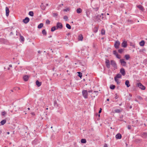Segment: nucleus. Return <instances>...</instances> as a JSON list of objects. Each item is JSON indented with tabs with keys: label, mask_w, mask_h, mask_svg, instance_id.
Wrapping results in <instances>:
<instances>
[{
	"label": "nucleus",
	"mask_w": 147,
	"mask_h": 147,
	"mask_svg": "<svg viewBox=\"0 0 147 147\" xmlns=\"http://www.w3.org/2000/svg\"><path fill=\"white\" fill-rule=\"evenodd\" d=\"M41 52H42V51H38V53L40 54V53H41Z\"/></svg>",
	"instance_id": "680f3d73"
},
{
	"label": "nucleus",
	"mask_w": 147,
	"mask_h": 147,
	"mask_svg": "<svg viewBox=\"0 0 147 147\" xmlns=\"http://www.w3.org/2000/svg\"><path fill=\"white\" fill-rule=\"evenodd\" d=\"M123 50H124V49H120L118 50V52L120 53H122L123 51Z\"/></svg>",
	"instance_id": "79ce46f5"
},
{
	"label": "nucleus",
	"mask_w": 147,
	"mask_h": 147,
	"mask_svg": "<svg viewBox=\"0 0 147 147\" xmlns=\"http://www.w3.org/2000/svg\"><path fill=\"white\" fill-rule=\"evenodd\" d=\"M115 86L113 85H111L110 86V88L111 89L114 90L115 88Z\"/></svg>",
	"instance_id": "473e14b6"
},
{
	"label": "nucleus",
	"mask_w": 147,
	"mask_h": 147,
	"mask_svg": "<svg viewBox=\"0 0 147 147\" xmlns=\"http://www.w3.org/2000/svg\"><path fill=\"white\" fill-rule=\"evenodd\" d=\"M43 23H41L39 24L38 26V28L39 29H40L43 26Z\"/></svg>",
	"instance_id": "72a5a7b5"
},
{
	"label": "nucleus",
	"mask_w": 147,
	"mask_h": 147,
	"mask_svg": "<svg viewBox=\"0 0 147 147\" xmlns=\"http://www.w3.org/2000/svg\"><path fill=\"white\" fill-rule=\"evenodd\" d=\"M30 21V19L28 17H26L23 20V22L25 24L28 23Z\"/></svg>",
	"instance_id": "1a4fd4ad"
},
{
	"label": "nucleus",
	"mask_w": 147,
	"mask_h": 147,
	"mask_svg": "<svg viewBox=\"0 0 147 147\" xmlns=\"http://www.w3.org/2000/svg\"><path fill=\"white\" fill-rule=\"evenodd\" d=\"M50 21L48 19H47L46 21V23L47 24H50Z\"/></svg>",
	"instance_id": "a18cd8bd"
},
{
	"label": "nucleus",
	"mask_w": 147,
	"mask_h": 147,
	"mask_svg": "<svg viewBox=\"0 0 147 147\" xmlns=\"http://www.w3.org/2000/svg\"><path fill=\"white\" fill-rule=\"evenodd\" d=\"M98 115V116L99 117H100V114H99H99H98L97 113H96V115Z\"/></svg>",
	"instance_id": "0e129e2a"
},
{
	"label": "nucleus",
	"mask_w": 147,
	"mask_h": 147,
	"mask_svg": "<svg viewBox=\"0 0 147 147\" xmlns=\"http://www.w3.org/2000/svg\"><path fill=\"white\" fill-rule=\"evenodd\" d=\"M121 75L119 74H117L116 76L114 77L115 78H121Z\"/></svg>",
	"instance_id": "a878e982"
},
{
	"label": "nucleus",
	"mask_w": 147,
	"mask_h": 147,
	"mask_svg": "<svg viewBox=\"0 0 147 147\" xmlns=\"http://www.w3.org/2000/svg\"><path fill=\"white\" fill-rule=\"evenodd\" d=\"M98 27V26H95L94 27L93 29V31L94 33H96L97 32Z\"/></svg>",
	"instance_id": "dca6fc26"
},
{
	"label": "nucleus",
	"mask_w": 147,
	"mask_h": 147,
	"mask_svg": "<svg viewBox=\"0 0 147 147\" xmlns=\"http://www.w3.org/2000/svg\"><path fill=\"white\" fill-rule=\"evenodd\" d=\"M63 19L64 20H67L68 19V17H67V16H64L63 17Z\"/></svg>",
	"instance_id": "603ef678"
},
{
	"label": "nucleus",
	"mask_w": 147,
	"mask_h": 147,
	"mask_svg": "<svg viewBox=\"0 0 147 147\" xmlns=\"http://www.w3.org/2000/svg\"><path fill=\"white\" fill-rule=\"evenodd\" d=\"M6 114V112L5 111H4L2 112L1 115L2 116H4Z\"/></svg>",
	"instance_id": "8fccbe9b"
},
{
	"label": "nucleus",
	"mask_w": 147,
	"mask_h": 147,
	"mask_svg": "<svg viewBox=\"0 0 147 147\" xmlns=\"http://www.w3.org/2000/svg\"><path fill=\"white\" fill-rule=\"evenodd\" d=\"M121 46L124 48H126L127 46V42L124 41L121 43Z\"/></svg>",
	"instance_id": "9d476101"
},
{
	"label": "nucleus",
	"mask_w": 147,
	"mask_h": 147,
	"mask_svg": "<svg viewBox=\"0 0 147 147\" xmlns=\"http://www.w3.org/2000/svg\"><path fill=\"white\" fill-rule=\"evenodd\" d=\"M96 4H95V5H93V4L92 5H93V7H96Z\"/></svg>",
	"instance_id": "69168bd1"
},
{
	"label": "nucleus",
	"mask_w": 147,
	"mask_h": 147,
	"mask_svg": "<svg viewBox=\"0 0 147 147\" xmlns=\"http://www.w3.org/2000/svg\"><path fill=\"white\" fill-rule=\"evenodd\" d=\"M58 14L57 13H53V16L54 17H56L58 16Z\"/></svg>",
	"instance_id": "ea45409f"
},
{
	"label": "nucleus",
	"mask_w": 147,
	"mask_h": 147,
	"mask_svg": "<svg viewBox=\"0 0 147 147\" xmlns=\"http://www.w3.org/2000/svg\"><path fill=\"white\" fill-rule=\"evenodd\" d=\"M144 63H146L147 62V59H145L144 61Z\"/></svg>",
	"instance_id": "13d9d810"
},
{
	"label": "nucleus",
	"mask_w": 147,
	"mask_h": 147,
	"mask_svg": "<svg viewBox=\"0 0 147 147\" xmlns=\"http://www.w3.org/2000/svg\"><path fill=\"white\" fill-rule=\"evenodd\" d=\"M76 11L77 13H80L82 12V9L80 8H78L76 9Z\"/></svg>",
	"instance_id": "393cba45"
},
{
	"label": "nucleus",
	"mask_w": 147,
	"mask_h": 147,
	"mask_svg": "<svg viewBox=\"0 0 147 147\" xmlns=\"http://www.w3.org/2000/svg\"><path fill=\"white\" fill-rule=\"evenodd\" d=\"M137 86L140 89L142 90H144L146 89V87L145 86L143 85L141 83H138L137 84Z\"/></svg>",
	"instance_id": "7ed1b4c3"
},
{
	"label": "nucleus",
	"mask_w": 147,
	"mask_h": 147,
	"mask_svg": "<svg viewBox=\"0 0 147 147\" xmlns=\"http://www.w3.org/2000/svg\"><path fill=\"white\" fill-rule=\"evenodd\" d=\"M115 56L118 59H120L121 58L120 56L118 54H116Z\"/></svg>",
	"instance_id": "de8ad7c7"
},
{
	"label": "nucleus",
	"mask_w": 147,
	"mask_h": 147,
	"mask_svg": "<svg viewBox=\"0 0 147 147\" xmlns=\"http://www.w3.org/2000/svg\"><path fill=\"white\" fill-rule=\"evenodd\" d=\"M137 7L141 10L143 11L144 10V7L141 5H137Z\"/></svg>",
	"instance_id": "f3484780"
},
{
	"label": "nucleus",
	"mask_w": 147,
	"mask_h": 147,
	"mask_svg": "<svg viewBox=\"0 0 147 147\" xmlns=\"http://www.w3.org/2000/svg\"><path fill=\"white\" fill-rule=\"evenodd\" d=\"M94 92L95 93H96V96H97L98 94L97 93L98 92L97 91H94Z\"/></svg>",
	"instance_id": "4d7b16f0"
},
{
	"label": "nucleus",
	"mask_w": 147,
	"mask_h": 147,
	"mask_svg": "<svg viewBox=\"0 0 147 147\" xmlns=\"http://www.w3.org/2000/svg\"><path fill=\"white\" fill-rule=\"evenodd\" d=\"M114 80L116 82L117 84L118 85L120 84V82L119 81V80L117 78H114Z\"/></svg>",
	"instance_id": "cd10ccee"
},
{
	"label": "nucleus",
	"mask_w": 147,
	"mask_h": 147,
	"mask_svg": "<svg viewBox=\"0 0 147 147\" xmlns=\"http://www.w3.org/2000/svg\"><path fill=\"white\" fill-rule=\"evenodd\" d=\"M119 97V96L118 95H117V94H115V98L116 99H117Z\"/></svg>",
	"instance_id": "5fc2aeb1"
},
{
	"label": "nucleus",
	"mask_w": 147,
	"mask_h": 147,
	"mask_svg": "<svg viewBox=\"0 0 147 147\" xmlns=\"http://www.w3.org/2000/svg\"><path fill=\"white\" fill-rule=\"evenodd\" d=\"M69 10V8H67L66 9H64L63 10V11H65L67 12Z\"/></svg>",
	"instance_id": "09e8293b"
},
{
	"label": "nucleus",
	"mask_w": 147,
	"mask_h": 147,
	"mask_svg": "<svg viewBox=\"0 0 147 147\" xmlns=\"http://www.w3.org/2000/svg\"><path fill=\"white\" fill-rule=\"evenodd\" d=\"M125 57L126 60H128L130 58V57L129 55L127 54L125 55Z\"/></svg>",
	"instance_id": "7c9ffc66"
},
{
	"label": "nucleus",
	"mask_w": 147,
	"mask_h": 147,
	"mask_svg": "<svg viewBox=\"0 0 147 147\" xmlns=\"http://www.w3.org/2000/svg\"><path fill=\"white\" fill-rule=\"evenodd\" d=\"M56 26H54L52 27L51 29V31L52 32H54L55 30H57Z\"/></svg>",
	"instance_id": "b1692460"
},
{
	"label": "nucleus",
	"mask_w": 147,
	"mask_h": 147,
	"mask_svg": "<svg viewBox=\"0 0 147 147\" xmlns=\"http://www.w3.org/2000/svg\"><path fill=\"white\" fill-rule=\"evenodd\" d=\"M117 53L116 50H114L113 51V54L115 55L116 54H117Z\"/></svg>",
	"instance_id": "3c124183"
},
{
	"label": "nucleus",
	"mask_w": 147,
	"mask_h": 147,
	"mask_svg": "<svg viewBox=\"0 0 147 147\" xmlns=\"http://www.w3.org/2000/svg\"><path fill=\"white\" fill-rule=\"evenodd\" d=\"M56 27L57 29H61L62 28L63 26L61 23L58 22L57 23Z\"/></svg>",
	"instance_id": "39448f33"
},
{
	"label": "nucleus",
	"mask_w": 147,
	"mask_h": 147,
	"mask_svg": "<svg viewBox=\"0 0 147 147\" xmlns=\"http://www.w3.org/2000/svg\"><path fill=\"white\" fill-rule=\"evenodd\" d=\"M88 92L89 93H90L91 92H92V90H89L88 91Z\"/></svg>",
	"instance_id": "774afa93"
},
{
	"label": "nucleus",
	"mask_w": 147,
	"mask_h": 147,
	"mask_svg": "<svg viewBox=\"0 0 147 147\" xmlns=\"http://www.w3.org/2000/svg\"><path fill=\"white\" fill-rule=\"evenodd\" d=\"M6 122L5 119H3L2 120L1 122V125H3Z\"/></svg>",
	"instance_id": "c756f323"
},
{
	"label": "nucleus",
	"mask_w": 147,
	"mask_h": 147,
	"mask_svg": "<svg viewBox=\"0 0 147 147\" xmlns=\"http://www.w3.org/2000/svg\"><path fill=\"white\" fill-rule=\"evenodd\" d=\"M36 85L38 87L40 86L41 85V82H40L38 80L36 81Z\"/></svg>",
	"instance_id": "6ab92c4d"
},
{
	"label": "nucleus",
	"mask_w": 147,
	"mask_h": 147,
	"mask_svg": "<svg viewBox=\"0 0 147 147\" xmlns=\"http://www.w3.org/2000/svg\"><path fill=\"white\" fill-rule=\"evenodd\" d=\"M120 42L119 41H117L115 42L114 44V47L116 49H118L119 48V46L120 45Z\"/></svg>",
	"instance_id": "6e6552de"
},
{
	"label": "nucleus",
	"mask_w": 147,
	"mask_h": 147,
	"mask_svg": "<svg viewBox=\"0 0 147 147\" xmlns=\"http://www.w3.org/2000/svg\"><path fill=\"white\" fill-rule=\"evenodd\" d=\"M82 93L83 96L85 98H88V93L87 90H83L82 91Z\"/></svg>",
	"instance_id": "f03ea898"
},
{
	"label": "nucleus",
	"mask_w": 147,
	"mask_h": 147,
	"mask_svg": "<svg viewBox=\"0 0 147 147\" xmlns=\"http://www.w3.org/2000/svg\"><path fill=\"white\" fill-rule=\"evenodd\" d=\"M129 108L130 109H131L132 108V106L131 105L130 106Z\"/></svg>",
	"instance_id": "e2e57ef3"
},
{
	"label": "nucleus",
	"mask_w": 147,
	"mask_h": 147,
	"mask_svg": "<svg viewBox=\"0 0 147 147\" xmlns=\"http://www.w3.org/2000/svg\"><path fill=\"white\" fill-rule=\"evenodd\" d=\"M140 45V46H143L145 44V42L144 40H142L139 43Z\"/></svg>",
	"instance_id": "5701e85b"
},
{
	"label": "nucleus",
	"mask_w": 147,
	"mask_h": 147,
	"mask_svg": "<svg viewBox=\"0 0 147 147\" xmlns=\"http://www.w3.org/2000/svg\"><path fill=\"white\" fill-rule=\"evenodd\" d=\"M92 8L95 11H97L99 9V6L98 5H96V7H92Z\"/></svg>",
	"instance_id": "412c9836"
},
{
	"label": "nucleus",
	"mask_w": 147,
	"mask_h": 147,
	"mask_svg": "<svg viewBox=\"0 0 147 147\" xmlns=\"http://www.w3.org/2000/svg\"><path fill=\"white\" fill-rule=\"evenodd\" d=\"M9 67H12V65H9Z\"/></svg>",
	"instance_id": "338daca9"
},
{
	"label": "nucleus",
	"mask_w": 147,
	"mask_h": 147,
	"mask_svg": "<svg viewBox=\"0 0 147 147\" xmlns=\"http://www.w3.org/2000/svg\"><path fill=\"white\" fill-rule=\"evenodd\" d=\"M115 138L117 139H120L122 138V136L120 133H118L116 135Z\"/></svg>",
	"instance_id": "ddd939ff"
},
{
	"label": "nucleus",
	"mask_w": 147,
	"mask_h": 147,
	"mask_svg": "<svg viewBox=\"0 0 147 147\" xmlns=\"http://www.w3.org/2000/svg\"><path fill=\"white\" fill-rule=\"evenodd\" d=\"M105 33V31L104 29H102L101 30V34L102 35H104Z\"/></svg>",
	"instance_id": "a19ab883"
},
{
	"label": "nucleus",
	"mask_w": 147,
	"mask_h": 147,
	"mask_svg": "<svg viewBox=\"0 0 147 147\" xmlns=\"http://www.w3.org/2000/svg\"><path fill=\"white\" fill-rule=\"evenodd\" d=\"M105 60V64L106 66L108 68H110V64L109 60L107 59H106Z\"/></svg>",
	"instance_id": "423d86ee"
},
{
	"label": "nucleus",
	"mask_w": 147,
	"mask_h": 147,
	"mask_svg": "<svg viewBox=\"0 0 147 147\" xmlns=\"http://www.w3.org/2000/svg\"><path fill=\"white\" fill-rule=\"evenodd\" d=\"M86 140L85 139H82L81 140V142L82 143L84 144L86 143Z\"/></svg>",
	"instance_id": "bb28decb"
},
{
	"label": "nucleus",
	"mask_w": 147,
	"mask_h": 147,
	"mask_svg": "<svg viewBox=\"0 0 147 147\" xmlns=\"http://www.w3.org/2000/svg\"><path fill=\"white\" fill-rule=\"evenodd\" d=\"M83 37L82 34L79 35L78 37V39L79 40L82 41L83 39Z\"/></svg>",
	"instance_id": "aec40b11"
},
{
	"label": "nucleus",
	"mask_w": 147,
	"mask_h": 147,
	"mask_svg": "<svg viewBox=\"0 0 147 147\" xmlns=\"http://www.w3.org/2000/svg\"><path fill=\"white\" fill-rule=\"evenodd\" d=\"M120 62L121 64V65L123 66H125L126 65V62L124 61L123 59H120Z\"/></svg>",
	"instance_id": "0eeeda50"
},
{
	"label": "nucleus",
	"mask_w": 147,
	"mask_h": 147,
	"mask_svg": "<svg viewBox=\"0 0 147 147\" xmlns=\"http://www.w3.org/2000/svg\"><path fill=\"white\" fill-rule=\"evenodd\" d=\"M29 76L27 75H25L23 77V79L25 81H27L29 79Z\"/></svg>",
	"instance_id": "2eb2a0df"
},
{
	"label": "nucleus",
	"mask_w": 147,
	"mask_h": 147,
	"mask_svg": "<svg viewBox=\"0 0 147 147\" xmlns=\"http://www.w3.org/2000/svg\"><path fill=\"white\" fill-rule=\"evenodd\" d=\"M42 33L43 35L46 36L47 34V32L45 29H43L42 31Z\"/></svg>",
	"instance_id": "c85d7f7f"
},
{
	"label": "nucleus",
	"mask_w": 147,
	"mask_h": 147,
	"mask_svg": "<svg viewBox=\"0 0 147 147\" xmlns=\"http://www.w3.org/2000/svg\"><path fill=\"white\" fill-rule=\"evenodd\" d=\"M77 73L78 74V76L81 78L82 76V74L80 72H78Z\"/></svg>",
	"instance_id": "f704fd0d"
},
{
	"label": "nucleus",
	"mask_w": 147,
	"mask_h": 147,
	"mask_svg": "<svg viewBox=\"0 0 147 147\" xmlns=\"http://www.w3.org/2000/svg\"><path fill=\"white\" fill-rule=\"evenodd\" d=\"M54 106L55 107H58V105L57 104V102L56 101H54Z\"/></svg>",
	"instance_id": "58836bf2"
},
{
	"label": "nucleus",
	"mask_w": 147,
	"mask_h": 147,
	"mask_svg": "<svg viewBox=\"0 0 147 147\" xmlns=\"http://www.w3.org/2000/svg\"><path fill=\"white\" fill-rule=\"evenodd\" d=\"M111 63L114 68L115 69H117V65L115 61L113 60H111Z\"/></svg>",
	"instance_id": "20e7f679"
},
{
	"label": "nucleus",
	"mask_w": 147,
	"mask_h": 147,
	"mask_svg": "<svg viewBox=\"0 0 147 147\" xmlns=\"http://www.w3.org/2000/svg\"><path fill=\"white\" fill-rule=\"evenodd\" d=\"M104 15V13H102L101 15H97L95 16L94 18V21L95 22H100L101 21V19H104V17L103 16Z\"/></svg>",
	"instance_id": "f257e3e1"
},
{
	"label": "nucleus",
	"mask_w": 147,
	"mask_h": 147,
	"mask_svg": "<svg viewBox=\"0 0 147 147\" xmlns=\"http://www.w3.org/2000/svg\"><path fill=\"white\" fill-rule=\"evenodd\" d=\"M141 136L143 138H146L147 137V132L142 133L141 135Z\"/></svg>",
	"instance_id": "9b49d317"
},
{
	"label": "nucleus",
	"mask_w": 147,
	"mask_h": 147,
	"mask_svg": "<svg viewBox=\"0 0 147 147\" xmlns=\"http://www.w3.org/2000/svg\"><path fill=\"white\" fill-rule=\"evenodd\" d=\"M40 7L41 9L43 10H45L46 7V6L44 5L42 3Z\"/></svg>",
	"instance_id": "2f4dec72"
},
{
	"label": "nucleus",
	"mask_w": 147,
	"mask_h": 147,
	"mask_svg": "<svg viewBox=\"0 0 147 147\" xmlns=\"http://www.w3.org/2000/svg\"><path fill=\"white\" fill-rule=\"evenodd\" d=\"M102 109L101 108H100V110H99V111H98V113L99 114H100L102 112Z\"/></svg>",
	"instance_id": "6e6d98bb"
},
{
	"label": "nucleus",
	"mask_w": 147,
	"mask_h": 147,
	"mask_svg": "<svg viewBox=\"0 0 147 147\" xmlns=\"http://www.w3.org/2000/svg\"><path fill=\"white\" fill-rule=\"evenodd\" d=\"M66 26L68 29H70L71 28V26L68 24H66Z\"/></svg>",
	"instance_id": "c9c22d12"
},
{
	"label": "nucleus",
	"mask_w": 147,
	"mask_h": 147,
	"mask_svg": "<svg viewBox=\"0 0 147 147\" xmlns=\"http://www.w3.org/2000/svg\"><path fill=\"white\" fill-rule=\"evenodd\" d=\"M6 11V16H8L9 15V8L7 7H6L5 8Z\"/></svg>",
	"instance_id": "4468645a"
},
{
	"label": "nucleus",
	"mask_w": 147,
	"mask_h": 147,
	"mask_svg": "<svg viewBox=\"0 0 147 147\" xmlns=\"http://www.w3.org/2000/svg\"><path fill=\"white\" fill-rule=\"evenodd\" d=\"M123 115H122L121 117H120V119H119V121H123L124 122H125V123L126 122L125 121L123 120V119H122L123 118Z\"/></svg>",
	"instance_id": "c03bdc74"
},
{
	"label": "nucleus",
	"mask_w": 147,
	"mask_h": 147,
	"mask_svg": "<svg viewBox=\"0 0 147 147\" xmlns=\"http://www.w3.org/2000/svg\"><path fill=\"white\" fill-rule=\"evenodd\" d=\"M127 22L130 24H132L133 23V21L131 20H127Z\"/></svg>",
	"instance_id": "49530a36"
},
{
	"label": "nucleus",
	"mask_w": 147,
	"mask_h": 147,
	"mask_svg": "<svg viewBox=\"0 0 147 147\" xmlns=\"http://www.w3.org/2000/svg\"><path fill=\"white\" fill-rule=\"evenodd\" d=\"M125 84L126 86L128 88L130 86V85L129 84V81L128 80H126L125 81Z\"/></svg>",
	"instance_id": "a211bd4d"
},
{
	"label": "nucleus",
	"mask_w": 147,
	"mask_h": 147,
	"mask_svg": "<svg viewBox=\"0 0 147 147\" xmlns=\"http://www.w3.org/2000/svg\"><path fill=\"white\" fill-rule=\"evenodd\" d=\"M20 40L21 42H24V37L23 36H22L21 34H20Z\"/></svg>",
	"instance_id": "4be33fe9"
},
{
	"label": "nucleus",
	"mask_w": 147,
	"mask_h": 147,
	"mask_svg": "<svg viewBox=\"0 0 147 147\" xmlns=\"http://www.w3.org/2000/svg\"><path fill=\"white\" fill-rule=\"evenodd\" d=\"M34 13L32 11H30L29 12L28 14L31 16H34Z\"/></svg>",
	"instance_id": "4c0bfd02"
},
{
	"label": "nucleus",
	"mask_w": 147,
	"mask_h": 147,
	"mask_svg": "<svg viewBox=\"0 0 147 147\" xmlns=\"http://www.w3.org/2000/svg\"><path fill=\"white\" fill-rule=\"evenodd\" d=\"M13 32H11L10 33V35L11 36V35H13Z\"/></svg>",
	"instance_id": "052dcab7"
},
{
	"label": "nucleus",
	"mask_w": 147,
	"mask_h": 147,
	"mask_svg": "<svg viewBox=\"0 0 147 147\" xmlns=\"http://www.w3.org/2000/svg\"><path fill=\"white\" fill-rule=\"evenodd\" d=\"M120 72L123 76H124L125 75V69L123 68H122L120 70Z\"/></svg>",
	"instance_id": "f8f14e48"
},
{
	"label": "nucleus",
	"mask_w": 147,
	"mask_h": 147,
	"mask_svg": "<svg viewBox=\"0 0 147 147\" xmlns=\"http://www.w3.org/2000/svg\"><path fill=\"white\" fill-rule=\"evenodd\" d=\"M127 128L129 129H131V126L130 125H128L127 126Z\"/></svg>",
	"instance_id": "864d4df0"
},
{
	"label": "nucleus",
	"mask_w": 147,
	"mask_h": 147,
	"mask_svg": "<svg viewBox=\"0 0 147 147\" xmlns=\"http://www.w3.org/2000/svg\"><path fill=\"white\" fill-rule=\"evenodd\" d=\"M104 147H108L107 145L106 144H105Z\"/></svg>",
	"instance_id": "bf43d9fd"
},
{
	"label": "nucleus",
	"mask_w": 147,
	"mask_h": 147,
	"mask_svg": "<svg viewBox=\"0 0 147 147\" xmlns=\"http://www.w3.org/2000/svg\"><path fill=\"white\" fill-rule=\"evenodd\" d=\"M115 111L116 113H119L121 112V110L119 109H117L115 110Z\"/></svg>",
	"instance_id": "e433bc0d"
},
{
	"label": "nucleus",
	"mask_w": 147,
	"mask_h": 147,
	"mask_svg": "<svg viewBox=\"0 0 147 147\" xmlns=\"http://www.w3.org/2000/svg\"><path fill=\"white\" fill-rule=\"evenodd\" d=\"M0 42H5V40L4 38H0Z\"/></svg>",
	"instance_id": "37998d69"
}]
</instances>
